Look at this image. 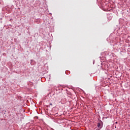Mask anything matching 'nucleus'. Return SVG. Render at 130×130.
Instances as JSON below:
<instances>
[{
	"label": "nucleus",
	"mask_w": 130,
	"mask_h": 130,
	"mask_svg": "<svg viewBox=\"0 0 130 130\" xmlns=\"http://www.w3.org/2000/svg\"><path fill=\"white\" fill-rule=\"evenodd\" d=\"M101 128H98L96 130H100Z\"/></svg>",
	"instance_id": "2"
},
{
	"label": "nucleus",
	"mask_w": 130,
	"mask_h": 130,
	"mask_svg": "<svg viewBox=\"0 0 130 130\" xmlns=\"http://www.w3.org/2000/svg\"><path fill=\"white\" fill-rule=\"evenodd\" d=\"M50 105H52V104H50Z\"/></svg>",
	"instance_id": "3"
},
{
	"label": "nucleus",
	"mask_w": 130,
	"mask_h": 130,
	"mask_svg": "<svg viewBox=\"0 0 130 130\" xmlns=\"http://www.w3.org/2000/svg\"><path fill=\"white\" fill-rule=\"evenodd\" d=\"M116 123H117V122H116Z\"/></svg>",
	"instance_id": "4"
},
{
	"label": "nucleus",
	"mask_w": 130,
	"mask_h": 130,
	"mask_svg": "<svg viewBox=\"0 0 130 130\" xmlns=\"http://www.w3.org/2000/svg\"><path fill=\"white\" fill-rule=\"evenodd\" d=\"M98 128H102V126L100 123H98Z\"/></svg>",
	"instance_id": "1"
}]
</instances>
